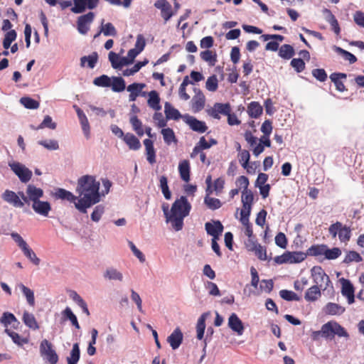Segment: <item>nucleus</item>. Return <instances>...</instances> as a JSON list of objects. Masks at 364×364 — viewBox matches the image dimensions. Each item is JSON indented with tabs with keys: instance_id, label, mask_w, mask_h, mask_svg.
<instances>
[{
	"instance_id": "nucleus-62",
	"label": "nucleus",
	"mask_w": 364,
	"mask_h": 364,
	"mask_svg": "<svg viewBox=\"0 0 364 364\" xmlns=\"http://www.w3.org/2000/svg\"><path fill=\"white\" fill-rule=\"evenodd\" d=\"M38 144L43 146L48 150H57L59 149V144L58 141L54 139L50 140H41L39 141Z\"/></svg>"
},
{
	"instance_id": "nucleus-16",
	"label": "nucleus",
	"mask_w": 364,
	"mask_h": 364,
	"mask_svg": "<svg viewBox=\"0 0 364 364\" xmlns=\"http://www.w3.org/2000/svg\"><path fill=\"white\" fill-rule=\"evenodd\" d=\"M2 198L15 208H23L24 206V203L19 198V196L13 191L6 190L2 194Z\"/></svg>"
},
{
	"instance_id": "nucleus-28",
	"label": "nucleus",
	"mask_w": 364,
	"mask_h": 364,
	"mask_svg": "<svg viewBox=\"0 0 364 364\" xmlns=\"http://www.w3.org/2000/svg\"><path fill=\"white\" fill-rule=\"evenodd\" d=\"M164 112L166 119L178 120L181 117L179 111L174 108L169 102L165 103Z\"/></svg>"
},
{
	"instance_id": "nucleus-32",
	"label": "nucleus",
	"mask_w": 364,
	"mask_h": 364,
	"mask_svg": "<svg viewBox=\"0 0 364 364\" xmlns=\"http://www.w3.org/2000/svg\"><path fill=\"white\" fill-rule=\"evenodd\" d=\"M326 247L327 245L324 244L314 245L307 250V252L306 253V256L310 255L317 257L325 255Z\"/></svg>"
},
{
	"instance_id": "nucleus-22",
	"label": "nucleus",
	"mask_w": 364,
	"mask_h": 364,
	"mask_svg": "<svg viewBox=\"0 0 364 364\" xmlns=\"http://www.w3.org/2000/svg\"><path fill=\"white\" fill-rule=\"evenodd\" d=\"M347 75L342 73H333L330 75V79L334 83L336 88L339 92H343L346 90V86L341 81V79H346Z\"/></svg>"
},
{
	"instance_id": "nucleus-10",
	"label": "nucleus",
	"mask_w": 364,
	"mask_h": 364,
	"mask_svg": "<svg viewBox=\"0 0 364 364\" xmlns=\"http://www.w3.org/2000/svg\"><path fill=\"white\" fill-rule=\"evenodd\" d=\"M341 284V294L345 296L349 304L355 301V288L349 279L341 278L339 279Z\"/></svg>"
},
{
	"instance_id": "nucleus-54",
	"label": "nucleus",
	"mask_w": 364,
	"mask_h": 364,
	"mask_svg": "<svg viewBox=\"0 0 364 364\" xmlns=\"http://www.w3.org/2000/svg\"><path fill=\"white\" fill-rule=\"evenodd\" d=\"M254 196L252 191L248 190L245 191H242V206H246L248 209L252 208V204L253 203Z\"/></svg>"
},
{
	"instance_id": "nucleus-56",
	"label": "nucleus",
	"mask_w": 364,
	"mask_h": 364,
	"mask_svg": "<svg viewBox=\"0 0 364 364\" xmlns=\"http://www.w3.org/2000/svg\"><path fill=\"white\" fill-rule=\"evenodd\" d=\"M193 84V82L189 81L188 76H186L183 78L182 83L179 87V96L183 100H188L190 98V96L187 94L186 87L188 84Z\"/></svg>"
},
{
	"instance_id": "nucleus-53",
	"label": "nucleus",
	"mask_w": 364,
	"mask_h": 364,
	"mask_svg": "<svg viewBox=\"0 0 364 364\" xmlns=\"http://www.w3.org/2000/svg\"><path fill=\"white\" fill-rule=\"evenodd\" d=\"M335 50L350 64L355 63L357 61V58L353 54L340 47H336Z\"/></svg>"
},
{
	"instance_id": "nucleus-3",
	"label": "nucleus",
	"mask_w": 364,
	"mask_h": 364,
	"mask_svg": "<svg viewBox=\"0 0 364 364\" xmlns=\"http://www.w3.org/2000/svg\"><path fill=\"white\" fill-rule=\"evenodd\" d=\"M44 191L42 188H39L38 191H33L31 193L32 200L31 207L34 212L43 217H48L50 211L51 210V205L48 201H43L40 199L43 196Z\"/></svg>"
},
{
	"instance_id": "nucleus-59",
	"label": "nucleus",
	"mask_w": 364,
	"mask_h": 364,
	"mask_svg": "<svg viewBox=\"0 0 364 364\" xmlns=\"http://www.w3.org/2000/svg\"><path fill=\"white\" fill-rule=\"evenodd\" d=\"M280 296L286 301H299V296L292 291L282 289L279 291Z\"/></svg>"
},
{
	"instance_id": "nucleus-8",
	"label": "nucleus",
	"mask_w": 364,
	"mask_h": 364,
	"mask_svg": "<svg viewBox=\"0 0 364 364\" xmlns=\"http://www.w3.org/2000/svg\"><path fill=\"white\" fill-rule=\"evenodd\" d=\"M311 277L313 279L314 285L318 287L326 290L331 283L329 277L326 274L323 268L320 266H314L311 269Z\"/></svg>"
},
{
	"instance_id": "nucleus-27",
	"label": "nucleus",
	"mask_w": 364,
	"mask_h": 364,
	"mask_svg": "<svg viewBox=\"0 0 364 364\" xmlns=\"http://www.w3.org/2000/svg\"><path fill=\"white\" fill-rule=\"evenodd\" d=\"M247 112L250 117L258 118L262 114L263 109L259 102H252L248 105Z\"/></svg>"
},
{
	"instance_id": "nucleus-41",
	"label": "nucleus",
	"mask_w": 364,
	"mask_h": 364,
	"mask_svg": "<svg viewBox=\"0 0 364 364\" xmlns=\"http://www.w3.org/2000/svg\"><path fill=\"white\" fill-rule=\"evenodd\" d=\"M80 357V351L78 343H74L70 355L67 358L68 364H77Z\"/></svg>"
},
{
	"instance_id": "nucleus-51",
	"label": "nucleus",
	"mask_w": 364,
	"mask_h": 364,
	"mask_svg": "<svg viewBox=\"0 0 364 364\" xmlns=\"http://www.w3.org/2000/svg\"><path fill=\"white\" fill-rule=\"evenodd\" d=\"M111 80L109 76L102 75L100 77H95L93 80L95 85L102 87H108L111 86Z\"/></svg>"
},
{
	"instance_id": "nucleus-42",
	"label": "nucleus",
	"mask_w": 364,
	"mask_h": 364,
	"mask_svg": "<svg viewBox=\"0 0 364 364\" xmlns=\"http://www.w3.org/2000/svg\"><path fill=\"white\" fill-rule=\"evenodd\" d=\"M18 286L21 289L22 293L26 296L28 304L30 306H33L35 305V297L33 291L23 284H20Z\"/></svg>"
},
{
	"instance_id": "nucleus-35",
	"label": "nucleus",
	"mask_w": 364,
	"mask_h": 364,
	"mask_svg": "<svg viewBox=\"0 0 364 364\" xmlns=\"http://www.w3.org/2000/svg\"><path fill=\"white\" fill-rule=\"evenodd\" d=\"M23 321L26 326L31 329L37 330L39 328L36 319L32 314L25 311L23 315Z\"/></svg>"
},
{
	"instance_id": "nucleus-63",
	"label": "nucleus",
	"mask_w": 364,
	"mask_h": 364,
	"mask_svg": "<svg viewBox=\"0 0 364 364\" xmlns=\"http://www.w3.org/2000/svg\"><path fill=\"white\" fill-rule=\"evenodd\" d=\"M341 255V250L338 247L329 249L328 247L326 250L325 258L327 259H336Z\"/></svg>"
},
{
	"instance_id": "nucleus-33",
	"label": "nucleus",
	"mask_w": 364,
	"mask_h": 364,
	"mask_svg": "<svg viewBox=\"0 0 364 364\" xmlns=\"http://www.w3.org/2000/svg\"><path fill=\"white\" fill-rule=\"evenodd\" d=\"M237 157L241 166L247 169V172H250V169L252 168V166L249 165L250 159L249 151L246 149H243L238 153Z\"/></svg>"
},
{
	"instance_id": "nucleus-55",
	"label": "nucleus",
	"mask_w": 364,
	"mask_h": 364,
	"mask_svg": "<svg viewBox=\"0 0 364 364\" xmlns=\"http://www.w3.org/2000/svg\"><path fill=\"white\" fill-rule=\"evenodd\" d=\"M16 36L17 34L15 30L7 31L3 41L4 48L8 49L11 46V43L16 40Z\"/></svg>"
},
{
	"instance_id": "nucleus-6",
	"label": "nucleus",
	"mask_w": 364,
	"mask_h": 364,
	"mask_svg": "<svg viewBox=\"0 0 364 364\" xmlns=\"http://www.w3.org/2000/svg\"><path fill=\"white\" fill-rule=\"evenodd\" d=\"M40 353L48 364H57L58 362L57 353L53 348L52 343L46 339L43 340L40 344Z\"/></svg>"
},
{
	"instance_id": "nucleus-9",
	"label": "nucleus",
	"mask_w": 364,
	"mask_h": 364,
	"mask_svg": "<svg viewBox=\"0 0 364 364\" xmlns=\"http://www.w3.org/2000/svg\"><path fill=\"white\" fill-rule=\"evenodd\" d=\"M9 166L14 173L19 178L23 183L28 182L32 177V171L19 162L10 164Z\"/></svg>"
},
{
	"instance_id": "nucleus-4",
	"label": "nucleus",
	"mask_w": 364,
	"mask_h": 364,
	"mask_svg": "<svg viewBox=\"0 0 364 364\" xmlns=\"http://www.w3.org/2000/svg\"><path fill=\"white\" fill-rule=\"evenodd\" d=\"M321 333H323V338L327 340L333 339L336 335L346 338L349 337L346 330L335 321H330L323 324L321 326Z\"/></svg>"
},
{
	"instance_id": "nucleus-2",
	"label": "nucleus",
	"mask_w": 364,
	"mask_h": 364,
	"mask_svg": "<svg viewBox=\"0 0 364 364\" xmlns=\"http://www.w3.org/2000/svg\"><path fill=\"white\" fill-rule=\"evenodd\" d=\"M191 205L186 196H181L176 199L171 206V215L169 217L170 223L176 231L182 230L184 218L189 215Z\"/></svg>"
},
{
	"instance_id": "nucleus-25",
	"label": "nucleus",
	"mask_w": 364,
	"mask_h": 364,
	"mask_svg": "<svg viewBox=\"0 0 364 364\" xmlns=\"http://www.w3.org/2000/svg\"><path fill=\"white\" fill-rule=\"evenodd\" d=\"M145 87L143 83H132L127 87V91L130 92L129 98L130 101H135L136 97L139 95L142 89Z\"/></svg>"
},
{
	"instance_id": "nucleus-61",
	"label": "nucleus",
	"mask_w": 364,
	"mask_h": 364,
	"mask_svg": "<svg viewBox=\"0 0 364 364\" xmlns=\"http://www.w3.org/2000/svg\"><path fill=\"white\" fill-rule=\"evenodd\" d=\"M17 319L15 316L9 312H5L3 314L2 316L0 318V322L5 326L7 327L9 325L11 324L13 322H16Z\"/></svg>"
},
{
	"instance_id": "nucleus-21",
	"label": "nucleus",
	"mask_w": 364,
	"mask_h": 364,
	"mask_svg": "<svg viewBox=\"0 0 364 364\" xmlns=\"http://www.w3.org/2000/svg\"><path fill=\"white\" fill-rule=\"evenodd\" d=\"M144 144L146 149V159L149 164L156 163V151L154 147V142L149 139L144 140Z\"/></svg>"
},
{
	"instance_id": "nucleus-15",
	"label": "nucleus",
	"mask_w": 364,
	"mask_h": 364,
	"mask_svg": "<svg viewBox=\"0 0 364 364\" xmlns=\"http://www.w3.org/2000/svg\"><path fill=\"white\" fill-rule=\"evenodd\" d=\"M205 228L207 233L213 237V239L218 240L220 235L223 232V225L219 220L213 221L211 223H206Z\"/></svg>"
},
{
	"instance_id": "nucleus-14",
	"label": "nucleus",
	"mask_w": 364,
	"mask_h": 364,
	"mask_svg": "<svg viewBox=\"0 0 364 364\" xmlns=\"http://www.w3.org/2000/svg\"><path fill=\"white\" fill-rule=\"evenodd\" d=\"M154 6L161 10V16L166 22L174 14L171 5L167 0H157L154 3Z\"/></svg>"
},
{
	"instance_id": "nucleus-47",
	"label": "nucleus",
	"mask_w": 364,
	"mask_h": 364,
	"mask_svg": "<svg viewBox=\"0 0 364 364\" xmlns=\"http://www.w3.org/2000/svg\"><path fill=\"white\" fill-rule=\"evenodd\" d=\"M130 123L132 126L133 129L136 132V133L139 136H142L144 133V131L142 128V123L138 119L136 115H132L130 117Z\"/></svg>"
},
{
	"instance_id": "nucleus-46",
	"label": "nucleus",
	"mask_w": 364,
	"mask_h": 364,
	"mask_svg": "<svg viewBox=\"0 0 364 364\" xmlns=\"http://www.w3.org/2000/svg\"><path fill=\"white\" fill-rule=\"evenodd\" d=\"M56 123L53 122L51 117H50L49 115H46L44 117L43 122L39 124L38 127H35L33 125H31V129L36 130L43 129L45 127H48L51 129H55L56 128Z\"/></svg>"
},
{
	"instance_id": "nucleus-26",
	"label": "nucleus",
	"mask_w": 364,
	"mask_h": 364,
	"mask_svg": "<svg viewBox=\"0 0 364 364\" xmlns=\"http://www.w3.org/2000/svg\"><path fill=\"white\" fill-rule=\"evenodd\" d=\"M321 288L317 285H313L307 289L305 293L304 298L307 301H315L321 295Z\"/></svg>"
},
{
	"instance_id": "nucleus-23",
	"label": "nucleus",
	"mask_w": 364,
	"mask_h": 364,
	"mask_svg": "<svg viewBox=\"0 0 364 364\" xmlns=\"http://www.w3.org/2000/svg\"><path fill=\"white\" fill-rule=\"evenodd\" d=\"M123 140L132 150H138L141 147L139 140L132 133H127L124 136Z\"/></svg>"
},
{
	"instance_id": "nucleus-5",
	"label": "nucleus",
	"mask_w": 364,
	"mask_h": 364,
	"mask_svg": "<svg viewBox=\"0 0 364 364\" xmlns=\"http://www.w3.org/2000/svg\"><path fill=\"white\" fill-rule=\"evenodd\" d=\"M328 232L332 238H336L338 236L341 242H348L351 237L350 228L338 221L329 226Z\"/></svg>"
},
{
	"instance_id": "nucleus-45",
	"label": "nucleus",
	"mask_w": 364,
	"mask_h": 364,
	"mask_svg": "<svg viewBox=\"0 0 364 364\" xmlns=\"http://www.w3.org/2000/svg\"><path fill=\"white\" fill-rule=\"evenodd\" d=\"M63 315L66 319H69L77 329H80V326L78 323L77 318L76 316L73 314L70 308L66 307L65 310L63 311Z\"/></svg>"
},
{
	"instance_id": "nucleus-24",
	"label": "nucleus",
	"mask_w": 364,
	"mask_h": 364,
	"mask_svg": "<svg viewBox=\"0 0 364 364\" xmlns=\"http://www.w3.org/2000/svg\"><path fill=\"white\" fill-rule=\"evenodd\" d=\"M178 171L181 179L185 182H188L190 180V164L188 160H183L179 163Z\"/></svg>"
},
{
	"instance_id": "nucleus-18",
	"label": "nucleus",
	"mask_w": 364,
	"mask_h": 364,
	"mask_svg": "<svg viewBox=\"0 0 364 364\" xmlns=\"http://www.w3.org/2000/svg\"><path fill=\"white\" fill-rule=\"evenodd\" d=\"M183 333L181 329L177 327L173 333L168 337L167 341L169 343L171 348L175 350L177 349L183 341Z\"/></svg>"
},
{
	"instance_id": "nucleus-11",
	"label": "nucleus",
	"mask_w": 364,
	"mask_h": 364,
	"mask_svg": "<svg viewBox=\"0 0 364 364\" xmlns=\"http://www.w3.org/2000/svg\"><path fill=\"white\" fill-rule=\"evenodd\" d=\"M94 17L95 14L93 12H89L78 17L77 28L80 33L85 35L90 30V25L93 21Z\"/></svg>"
},
{
	"instance_id": "nucleus-49",
	"label": "nucleus",
	"mask_w": 364,
	"mask_h": 364,
	"mask_svg": "<svg viewBox=\"0 0 364 364\" xmlns=\"http://www.w3.org/2000/svg\"><path fill=\"white\" fill-rule=\"evenodd\" d=\"M24 255L35 265L38 266L40 264V259L36 256V253L31 248L27 245L22 250Z\"/></svg>"
},
{
	"instance_id": "nucleus-52",
	"label": "nucleus",
	"mask_w": 364,
	"mask_h": 364,
	"mask_svg": "<svg viewBox=\"0 0 364 364\" xmlns=\"http://www.w3.org/2000/svg\"><path fill=\"white\" fill-rule=\"evenodd\" d=\"M104 277L110 280H119L122 281V274L114 268H109L106 270L104 274Z\"/></svg>"
},
{
	"instance_id": "nucleus-34",
	"label": "nucleus",
	"mask_w": 364,
	"mask_h": 364,
	"mask_svg": "<svg viewBox=\"0 0 364 364\" xmlns=\"http://www.w3.org/2000/svg\"><path fill=\"white\" fill-rule=\"evenodd\" d=\"M345 308L335 303H328L325 306V312L329 315H341L345 311Z\"/></svg>"
},
{
	"instance_id": "nucleus-60",
	"label": "nucleus",
	"mask_w": 364,
	"mask_h": 364,
	"mask_svg": "<svg viewBox=\"0 0 364 364\" xmlns=\"http://www.w3.org/2000/svg\"><path fill=\"white\" fill-rule=\"evenodd\" d=\"M40 188L36 187L34 185L29 184L27 186L26 190V195L21 198V200L24 203V204L30 205V203H32V200H31L29 198L31 197V193L33 191H38Z\"/></svg>"
},
{
	"instance_id": "nucleus-57",
	"label": "nucleus",
	"mask_w": 364,
	"mask_h": 364,
	"mask_svg": "<svg viewBox=\"0 0 364 364\" xmlns=\"http://www.w3.org/2000/svg\"><path fill=\"white\" fill-rule=\"evenodd\" d=\"M204 203L211 210H216L222 206V203L219 199L210 198L208 196L205 197Z\"/></svg>"
},
{
	"instance_id": "nucleus-36",
	"label": "nucleus",
	"mask_w": 364,
	"mask_h": 364,
	"mask_svg": "<svg viewBox=\"0 0 364 364\" xmlns=\"http://www.w3.org/2000/svg\"><path fill=\"white\" fill-rule=\"evenodd\" d=\"M112 90L116 92H120L124 90L126 87L125 81L121 77H112L111 80Z\"/></svg>"
},
{
	"instance_id": "nucleus-39",
	"label": "nucleus",
	"mask_w": 364,
	"mask_h": 364,
	"mask_svg": "<svg viewBox=\"0 0 364 364\" xmlns=\"http://www.w3.org/2000/svg\"><path fill=\"white\" fill-rule=\"evenodd\" d=\"M5 332L11 338L13 342L19 346H23L24 344H27L29 341L28 338H23L18 333L9 329L6 328Z\"/></svg>"
},
{
	"instance_id": "nucleus-40",
	"label": "nucleus",
	"mask_w": 364,
	"mask_h": 364,
	"mask_svg": "<svg viewBox=\"0 0 364 364\" xmlns=\"http://www.w3.org/2000/svg\"><path fill=\"white\" fill-rule=\"evenodd\" d=\"M203 60L207 62L210 66H214L217 62V55L212 50H206L200 54Z\"/></svg>"
},
{
	"instance_id": "nucleus-64",
	"label": "nucleus",
	"mask_w": 364,
	"mask_h": 364,
	"mask_svg": "<svg viewBox=\"0 0 364 364\" xmlns=\"http://www.w3.org/2000/svg\"><path fill=\"white\" fill-rule=\"evenodd\" d=\"M105 212V207L102 205H97L91 214V219L94 222H99Z\"/></svg>"
},
{
	"instance_id": "nucleus-44",
	"label": "nucleus",
	"mask_w": 364,
	"mask_h": 364,
	"mask_svg": "<svg viewBox=\"0 0 364 364\" xmlns=\"http://www.w3.org/2000/svg\"><path fill=\"white\" fill-rule=\"evenodd\" d=\"M161 134L163 135V138L164 140V142L169 145L172 142L176 141V138L174 134V132L171 128H164L161 130Z\"/></svg>"
},
{
	"instance_id": "nucleus-17",
	"label": "nucleus",
	"mask_w": 364,
	"mask_h": 364,
	"mask_svg": "<svg viewBox=\"0 0 364 364\" xmlns=\"http://www.w3.org/2000/svg\"><path fill=\"white\" fill-rule=\"evenodd\" d=\"M228 326L238 336H242L244 333V325L237 315L235 313H232L228 318Z\"/></svg>"
},
{
	"instance_id": "nucleus-43",
	"label": "nucleus",
	"mask_w": 364,
	"mask_h": 364,
	"mask_svg": "<svg viewBox=\"0 0 364 364\" xmlns=\"http://www.w3.org/2000/svg\"><path fill=\"white\" fill-rule=\"evenodd\" d=\"M160 188L162 193L166 200H169L171 198V193L169 191L168 186V179L166 176H161L159 178Z\"/></svg>"
},
{
	"instance_id": "nucleus-29",
	"label": "nucleus",
	"mask_w": 364,
	"mask_h": 364,
	"mask_svg": "<svg viewBox=\"0 0 364 364\" xmlns=\"http://www.w3.org/2000/svg\"><path fill=\"white\" fill-rule=\"evenodd\" d=\"M209 148H210V146L208 141L205 139V136H201L199 139V141L196 144L192 152L191 153V157L195 158L199 154V152H201V151L208 149Z\"/></svg>"
},
{
	"instance_id": "nucleus-38",
	"label": "nucleus",
	"mask_w": 364,
	"mask_h": 364,
	"mask_svg": "<svg viewBox=\"0 0 364 364\" xmlns=\"http://www.w3.org/2000/svg\"><path fill=\"white\" fill-rule=\"evenodd\" d=\"M294 48L289 44H284L279 49V55L284 59H290L294 55Z\"/></svg>"
},
{
	"instance_id": "nucleus-48",
	"label": "nucleus",
	"mask_w": 364,
	"mask_h": 364,
	"mask_svg": "<svg viewBox=\"0 0 364 364\" xmlns=\"http://www.w3.org/2000/svg\"><path fill=\"white\" fill-rule=\"evenodd\" d=\"M205 328V314H202L198 320L196 331H197V338L199 340H201L203 338L204 331Z\"/></svg>"
},
{
	"instance_id": "nucleus-31",
	"label": "nucleus",
	"mask_w": 364,
	"mask_h": 364,
	"mask_svg": "<svg viewBox=\"0 0 364 364\" xmlns=\"http://www.w3.org/2000/svg\"><path fill=\"white\" fill-rule=\"evenodd\" d=\"M205 96L203 93L199 92L195 95L192 99V108L194 112H199L202 110L205 106Z\"/></svg>"
},
{
	"instance_id": "nucleus-58",
	"label": "nucleus",
	"mask_w": 364,
	"mask_h": 364,
	"mask_svg": "<svg viewBox=\"0 0 364 364\" xmlns=\"http://www.w3.org/2000/svg\"><path fill=\"white\" fill-rule=\"evenodd\" d=\"M101 31L105 36H116L117 35V31L115 27L111 23H107L105 24L102 23Z\"/></svg>"
},
{
	"instance_id": "nucleus-12",
	"label": "nucleus",
	"mask_w": 364,
	"mask_h": 364,
	"mask_svg": "<svg viewBox=\"0 0 364 364\" xmlns=\"http://www.w3.org/2000/svg\"><path fill=\"white\" fill-rule=\"evenodd\" d=\"M231 112V107L229 103H215L214 105L208 110V114L214 119H220V114L227 115Z\"/></svg>"
},
{
	"instance_id": "nucleus-37",
	"label": "nucleus",
	"mask_w": 364,
	"mask_h": 364,
	"mask_svg": "<svg viewBox=\"0 0 364 364\" xmlns=\"http://www.w3.org/2000/svg\"><path fill=\"white\" fill-rule=\"evenodd\" d=\"M98 60V54L97 52H93L91 55L87 56H82L80 58V65L85 66L86 62H87V66L90 68H94Z\"/></svg>"
},
{
	"instance_id": "nucleus-20",
	"label": "nucleus",
	"mask_w": 364,
	"mask_h": 364,
	"mask_svg": "<svg viewBox=\"0 0 364 364\" xmlns=\"http://www.w3.org/2000/svg\"><path fill=\"white\" fill-rule=\"evenodd\" d=\"M54 196L55 198L65 200L70 203H73L75 205L78 200L77 197L73 193L64 188H58L54 193Z\"/></svg>"
},
{
	"instance_id": "nucleus-30",
	"label": "nucleus",
	"mask_w": 364,
	"mask_h": 364,
	"mask_svg": "<svg viewBox=\"0 0 364 364\" xmlns=\"http://www.w3.org/2000/svg\"><path fill=\"white\" fill-rule=\"evenodd\" d=\"M148 105L154 110L161 109L160 98L156 91L152 90L149 93Z\"/></svg>"
},
{
	"instance_id": "nucleus-1",
	"label": "nucleus",
	"mask_w": 364,
	"mask_h": 364,
	"mask_svg": "<svg viewBox=\"0 0 364 364\" xmlns=\"http://www.w3.org/2000/svg\"><path fill=\"white\" fill-rule=\"evenodd\" d=\"M99 181L93 176L85 175L77 180L76 192L80 197L75 203V208L82 213H86L87 209L100 201Z\"/></svg>"
},
{
	"instance_id": "nucleus-19",
	"label": "nucleus",
	"mask_w": 364,
	"mask_h": 364,
	"mask_svg": "<svg viewBox=\"0 0 364 364\" xmlns=\"http://www.w3.org/2000/svg\"><path fill=\"white\" fill-rule=\"evenodd\" d=\"M186 123L193 131L198 133H204L208 129V127L204 122L200 121L194 117H189L186 120Z\"/></svg>"
},
{
	"instance_id": "nucleus-50",
	"label": "nucleus",
	"mask_w": 364,
	"mask_h": 364,
	"mask_svg": "<svg viewBox=\"0 0 364 364\" xmlns=\"http://www.w3.org/2000/svg\"><path fill=\"white\" fill-rule=\"evenodd\" d=\"M21 103L27 109H36L40 106V103L29 97H23L20 100Z\"/></svg>"
},
{
	"instance_id": "nucleus-13",
	"label": "nucleus",
	"mask_w": 364,
	"mask_h": 364,
	"mask_svg": "<svg viewBox=\"0 0 364 364\" xmlns=\"http://www.w3.org/2000/svg\"><path fill=\"white\" fill-rule=\"evenodd\" d=\"M74 6L71 11L75 14H81L87 8L94 9L97 6L99 0H73Z\"/></svg>"
},
{
	"instance_id": "nucleus-7",
	"label": "nucleus",
	"mask_w": 364,
	"mask_h": 364,
	"mask_svg": "<svg viewBox=\"0 0 364 364\" xmlns=\"http://www.w3.org/2000/svg\"><path fill=\"white\" fill-rule=\"evenodd\" d=\"M306 258V254L302 252H285L282 255L277 256L274 260L277 264L300 263Z\"/></svg>"
}]
</instances>
